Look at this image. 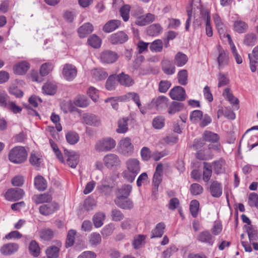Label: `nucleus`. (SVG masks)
<instances>
[{"instance_id":"obj_1","label":"nucleus","mask_w":258,"mask_h":258,"mask_svg":"<svg viewBox=\"0 0 258 258\" xmlns=\"http://www.w3.org/2000/svg\"><path fill=\"white\" fill-rule=\"evenodd\" d=\"M126 169L122 173L123 178L129 182H133L140 171V163L137 158H129L125 162Z\"/></svg>"},{"instance_id":"obj_2","label":"nucleus","mask_w":258,"mask_h":258,"mask_svg":"<svg viewBox=\"0 0 258 258\" xmlns=\"http://www.w3.org/2000/svg\"><path fill=\"white\" fill-rule=\"evenodd\" d=\"M27 153L23 147L18 146L12 149L9 154L10 161L16 164L24 162L27 158Z\"/></svg>"},{"instance_id":"obj_3","label":"nucleus","mask_w":258,"mask_h":258,"mask_svg":"<svg viewBox=\"0 0 258 258\" xmlns=\"http://www.w3.org/2000/svg\"><path fill=\"white\" fill-rule=\"evenodd\" d=\"M116 146L115 141L111 138H105L99 140L95 144V149L98 152H109Z\"/></svg>"},{"instance_id":"obj_4","label":"nucleus","mask_w":258,"mask_h":258,"mask_svg":"<svg viewBox=\"0 0 258 258\" xmlns=\"http://www.w3.org/2000/svg\"><path fill=\"white\" fill-rule=\"evenodd\" d=\"M119 153L125 156L132 155L134 152V146L131 142V140L128 137H126L120 141L117 147Z\"/></svg>"},{"instance_id":"obj_5","label":"nucleus","mask_w":258,"mask_h":258,"mask_svg":"<svg viewBox=\"0 0 258 258\" xmlns=\"http://www.w3.org/2000/svg\"><path fill=\"white\" fill-rule=\"evenodd\" d=\"M100 60L103 63H112L115 62L118 58V54L111 50H105L100 54Z\"/></svg>"},{"instance_id":"obj_6","label":"nucleus","mask_w":258,"mask_h":258,"mask_svg":"<svg viewBox=\"0 0 258 258\" xmlns=\"http://www.w3.org/2000/svg\"><path fill=\"white\" fill-rule=\"evenodd\" d=\"M24 190L19 188H12L8 190L5 194L6 199L10 201L19 200L24 195Z\"/></svg>"},{"instance_id":"obj_7","label":"nucleus","mask_w":258,"mask_h":258,"mask_svg":"<svg viewBox=\"0 0 258 258\" xmlns=\"http://www.w3.org/2000/svg\"><path fill=\"white\" fill-rule=\"evenodd\" d=\"M59 208L57 204L54 202H49L39 207V213L43 216H48L53 214Z\"/></svg>"},{"instance_id":"obj_8","label":"nucleus","mask_w":258,"mask_h":258,"mask_svg":"<svg viewBox=\"0 0 258 258\" xmlns=\"http://www.w3.org/2000/svg\"><path fill=\"white\" fill-rule=\"evenodd\" d=\"M104 165L108 168H112L119 166L121 161L118 156L114 154H108L103 158Z\"/></svg>"},{"instance_id":"obj_9","label":"nucleus","mask_w":258,"mask_h":258,"mask_svg":"<svg viewBox=\"0 0 258 258\" xmlns=\"http://www.w3.org/2000/svg\"><path fill=\"white\" fill-rule=\"evenodd\" d=\"M77 70L76 68L71 64H66L62 70V75L67 81H72L76 77Z\"/></svg>"},{"instance_id":"obj_10","label":"nucleus","mask_w":258,"mask_h":258,"mask_svg":"<svg viewBox=\"0 0 258 258\" xmlns=\"http://www.w3.org/2000/svg\"><path fill=\"white\" fill-rule=\"evenodd\" d=\"M169 96L172 99L179 101L184 100L186 98L185 90L181 86H176L173 88L170 91Z\"/></svg>"},{"instance_id":"obj_11","label":"nucleus","mask_w":258,"mask_h":258,"mask_svg":"<svg viewBox=\"0 0 258 258\" xmlns=\"http://www.w3.org/2000/svg\"><path fill=\"white\" fill-rule=\"evenodd\" d=\"M64 154L67 158V162L69 166L73 168H76L79 162V156L74 151L64 150Z\"/></svg>"},{"instance_id":"obj_12","label":"nucleus","mask_w":258,"mask_h":258,"mask_svg":"<svg viewBox=\"0 0 258 258\" xmlns=\"http://www.w3.org/2000/svg\"><path fill=\"white\" fill-rule=\"evenodd\" d=\"M82 122L88 125L98 126L101 124L99 117L92 113H85L83 115Z\"/></svg>"},{"instance_id":"obj_13","label":"nucleus","mask_w":258,"mask_h":258,"mask_svg":"<svg viewBox=\"0 0 258 258\" xmlns=\"http://www.w3.org/2000/svg\"><path fill=\"white\" fill-rule=\"evenodd\" d=\"M128 40V36L123 31H119L112 34L109 37V40L112 44H122Z\"/></svg>"},{"instance_id":"obj_14","label":"nucleus","mask_w":258,"mask_h":258,"mask_svg":"<svg viewBox=\"0 0 258 258\" xmlns=\"http://www.w3.org/2000/svg\"><path fill=\"white\" fill-rule=\"evenodd\" d=\"M218 50L219 51V55L217 57V61L219 69L221 70L225 66L228 64L229 56L228 52L224 50L220 45L218 46Z\"/></svg>"},{"instance_id":"obj_15","label":"nucleus","mask_w":258,"mask_h":258,"mask_svg":"<svg viewBox=\"0 0 258 258\" xmlns=\"http://www.w3.org/2000/svg\"><path fill=\"white\" fill-rule=\"evenodd\" d=\"M116 80L122 86L130 87L133 86L135 82L132 78L127 74L121 72L118 75H116Z\"/></svg>"},{"instance_id":"obj_16","label":"nucleus","mask_w":258,"mask_h":258,"mask_svg":"<svg viewBox=\"0 0 258 258\" xmlns=\"http://www.w3.org/2000/svg\"><path fill=\"white\" fill-rule=\"evenodd\" d=\"M114 203L120 209L124 210H131L134 208L133 201L128 198H115Z\"/></svg>"},{"instance_id":"obj_17","label":"nucleus","mask_w":258,"mask_h":258,"mask_svg":"<svg viewBox=\"0 0 258 258\" xmlns=\"http://www.w3.org/2000/svg\"><path fill=\"white\" fill-rule=\"evenodd\" d=\"M113 186L110 185L106 178L101 181V184L97 186L98 190L102 196H109L112 192Z\"/></svg>"},{"instance_id":"obj_18","label":"nucleus","mask_w":258,"mask_h":258,"mask_svg":"<svg viewBox=\"0 0 258 258\" xmlns=\"http://www.w3.org/2000/svg\"><path fill=\"white\" fill-rule=\"evenodd\" d=\"M197 239L198 241L207 244L209 245H213L215 238L208 230H205L199 233Z\"/></svg>"},{"instance_id":"obj_19","label":"nucleus","mask_w":258,"mask_h":258,"mask_svg":"<svg viewBox=\"0 0 258 258\" xmlns=\"http://www.w3.org/2000/svg\"><path fill=\"white\" fill-rule=\"evenodd\" d=\"M209 189L211 196L214 198H219L222 194V184L217 181H212Z\"/></svg>"},{"instance_id":"obj_20","label":"nucleus","mask_w":258,"mask_h":258,"mask_svg":"<svg viewBox=\"0 0 258 258\" xmlns=\"http://www.w3.org/2000/svg\"><path fill=\"white\" fill-rule=\"evenodd\" d=\"M171 60L165 59L161 61L162 70L167 75H171L175 73V67Z\"/></svg>"},{"instance_id":"obj_21","label":"nucleus","mask_w":258,"mask_h":258,"mask_svg":"<svg viewBox=\"0 0 258 258\" xmlns=\"http://www.w3.org/2000/svg\"><path fill=\"white\" fill-rule=\"evenodd\" d=\"M19 248V245L15 243H9L4 244L1 248V252L4 255H10L16 252Z\"/></svg>"},{"instance_id":"obj_22","label":"nucleus","mask_w":258,"mask_h":258,"mask_svg":"<svg viewBox=\"0 0 258 258\" xmlns=\"http://www.w3.org/2000/svg\"><path fill=\"white\" fill-rule=\"evenodd\" d=\"M201 14L202 18L206 21V34L208 37H211L213 35V30L210 23V13L207 11H201Z\"/></svg>"},{"instance_id":"obj_23","label":"nucleus","mask_w":258,"mask_h":258,"mask_svg":"<svg viewBox=\"0 0 258 258\" xmlns=\"http://www.w3.org/2000/svg\"><path fill=\"white\" fill-rule=\"evenodd\" d=\"M30 68L28 62L26 61H23L16 64L13 68L15 74L19 75H23L26 73Z\"/></svg>"},{"instance_id":"obj_24","label":"nucleus","mask_w":258,"mask_h":258,"mask_svg":"<svg viewBox=\"0 0 258 258\" xmlns=\"http://www.w3.org/2000/svg\"><path fill=\"white\" fill-rule=\"evenodd\" d=\"M132 190V187L129 184H124L118 188L116 192V198H128Z\"/></svg>"},{"instance_id":"obj_25","label":"nucleus","mask_w":258,"mask_h":258,"mask_svg":"<svg viewBox=\"0 0 258 258\" xmlns=\"http://www.w3.org/2000/svg\"><path fill=\"white\" fill-rule=\"evenodd\" d=\"M94 28L93 25L90 23H86L81 26L78 30V32L80 37L85 38L88 35L93 32Z\"/></svg>"},{"instance_id":"obj_26","label":"nucleus","mask_w":258,"mask_h":258,"mask_svg":"<svg viewBox=\"0 0 258 258\" xmlns=\"http://www.w3.org/2000/svg\"><path fill=\"white\" fill-rule=\"evenodd\" d=\"M120 25V21L117 20H111L103 26V31L105 33H110L117 29Z\"/></svg>"},{"instance_id":"obj_27","label":"nucleus","mask_w":258,"mask_h":258,"mask_svg":"<svg viewBox=\"0 0 258 258\" xmlns=\"http://www.w3.org/2000/svg\"><path fill=\"white\" fill-rule=\"evenodd\" d=\"M165 225L163 222L158 223L152 230L151 238L161 237L164 233Z\"/></svg>"},{"instance_id":"obj_28","label":"nucleus","mask_w":258,"mask_h":258,"mask_svg":"<svg viewBox=\"0 0 258 258\" xmlns=\"http://www.w3.org/2000/svg\"><path fill=\"white\" fill-rule=\"evenodd\" d=\"M32 200L36 204H42L44 203H49L51 202L52 197L51 195L48 194H43L40 195H35Z\"/></svg>"},{"instance_id":"obj_29","label":"nucleus","mask_w":258,"mask_h":258,"mask_svg":"<svg viewBox=\"0 0 258 258\" xmlns=\"http://www.w3.org/2000/svg\"><path fill=\"white\" fill-rule=\"evenodd\" d=\"M188 60V57L185 54L181 52H177L174 59V63L177 67H181L185 65Z\"/></svg>"},{"instance_id":"obj_30","label":"nucleus","mask_w":258,"mask_h":258,"mask_svg":"<svg viewBox=\"0 0 258 258\" xmlns=\"http://www.w3.org/2000/svg\"><path fill=\"white\" fill-rule=\"evenodd\" d=\"M34 185L40 191H44L47 188V182L41 175H37L34 179Z\"/></svg>"},{"instance_id":"obj_31","label":"nucleus","mask_w":258,"mask_h":258,"mask_svg":"<svg viewBox=\"0 0 258 258\" xmlns=\"http://www.w3.org/2000/svg\"><path fill=\"white\" fill-rule=\"evenodd\" d=\"M4 109H7L14 114L19 113L22 110V107L17 105L15 101H11L10 98Z\"/></svg>"},{"instance_id":"obj_32","label":"nucleus","mask_w":258,"mask_h":258,"mask_svg":"<svg viewBox=\"0 0 258 258\" xmlns=\"http://www.w3.org/2000/svg\"><path fill=\"white\" fill-rule=\"evenodd\" d=\"M212 165L213 170L217 174L222 173L225 171V161L222 159L213 162Z\"/></svg>"},{"instance_id":"obj_33","label":"nucleus","mask_w":258,"mask_h":258,"mask_svg":"<svg viewBox=\"0 0 258 258\" xmlns=\"http://www.w3.org/2000/svg\"><path fill=\"white\" fill-rule=\"evenodd\" d=\"M127 117H123L118 121V128L116 129V132L119 134H123L128 131Z\"/></svg>"},{"instance_id":"obj_34","label":"nucleus","mask_w":258,"mask_h":258,"mask_svg":"<svg viewBox=\"0 0 258 258\" xmlns=\"http://www.w3.org/2000/svg\"><path fill=\"white\" fill-rule=\"evenodd\" d=\"M203 179L207 182H208L212 176V165L208 162H204Z\"/></svg>"},{"instance_id":"obj_35","label":"nucleus","mask_w":258,"mask_h":258,"mask_svg":"<svg viewBox=\"0 0 258 258\" xmlns=\"http://www.w3.org/2000/svg\"><path fill=\"white\" fill-rule=\"evenodd\" d=\"M234 30L239 33H243L245 32L248 28V25L244 21L237 20L234 22L233 24Z\"/></svg>"},{"instance_id":"obj_36","label":"nucleus","mask_w":258,"mask_h":258,"mask_svg":"<svg viewBox=\"0 0 258 258\" xmlns=\"http://www.w3.org/2000/svg\"><path fill=\"white\" fill-rule=\"evenodd\" d=\"M56 90L57 86L50 82L45 83L42 87L43 93L47 95H53L56 93Z\"/></svg>"},{"instance_id":"obj_37","label":"nucleus","mask_w":258,"mask_h":258,"mask_svg":"<svg viewBox=\"0 0 258 258\" xmlns=\"http://www.w3.org/2000/svg\"><path fill=\"white\" fill-rule=\"evenodd\" d=\"M184 107L183 103L173 101L169 107L168 112L169 114H173L183 110Z\"/></svg>"},{"instance_id":"obj_38","label":"nucleus","mask_w":258,"mask_h":258,"mask_svg":"<svg viewBox=\"0 0 258 258\" xmlns=\"http://www.w3.org/2000/svg\"><path fill=\"white\" fill-rule=\"evenodd\" d=\"M105 218V214L103 212H98L94 215L93 221L95 227L98 228L103 224V221Z\"/></svg>"},{"instance_id":"obj_39","label":"nucleus","mask_w":258,"mask_h":258,"mask_svg":"<svg viewBox=\"0 0 258 258\" xmlns=\"http://www.w3.org/2000/svg\"><path fill=\"white\" fill-rule=\"evenodd\" d=\"M162 30V28L159 24H153L148 27L147 33L151 36H157L159 34Z\"/></svg>"},{"instance_id":"obj_40","label":"nucleus","mask_w":258,"mask_h":258,"mask_svg":"<svg viewBox=\"0 0 258 258\" xmlns=\"http://www.w3.org/2000/svg\"><path fill=\"white\" fill-rule=\"evenodd\" d=\"M29 250L33 256L35 257L39 256L40 253V248L36 241L32 240L31 241L29 246Z\"/></svg>"},{"instance_id":"obj_41","label":"nucleus","mask_w":258,"mask_h":258,"mask_svg":"<svg viewBox=\"0 0 258 258\" xmlns=\"http://www.w3.org/2000/svg\"><path fill=\"white\" fill-rule=\"evenodd\" d=\"M203 138L205 141L211 143L217 142L219 140V137L217 134L210 131L205 132Z\"/></svg>"},{"instance_id":"obj_42","label":"nucleus","mask_w":258,"mask_h":258,"mask_svg":"<svg viewBox=\"0 0 258 258\" xmlns=\"http://www.w3.org/2000/svg\"><path fill=\"white\" fill-rule=\"evenodd\" d=\"M163 49V42L161 39H156L150 45V49L152 52H160Z\"/></svg>"},{"instance_id":"obj_43","label":"nucleus","mask_w":258,"mask_h":258,"mask_svg":"<svg viewBox=\"0 0 258 258\" xmlns=\"http://www.w3.org/2000/svg\"><path fill=\"white\" fill-rule=\"evenodd\" d=\"M88 43L89 45L94 48L100 47L101 43V40L100 38L95 34H93L88 39Z\"/></svg>"},{"instance_id":"obj_44","label":"nucleus","mask_w":258,"mask_h":258,"mask_svg":"<svg viewBox=\"0 0 258 258\" xmlns=\"http://www.w3.org/2000/svg\"><path fill=\"white\" fill-rule=\"evenodd\" d=\"M93 77L97 81H101L105 79L108 74L106 72L98 69H94L92 72Z\"/></svg>"},{"instance_id":"obj_45","label":"nucleus","mask_w":258,"mask_h":258,"mask_svg":"<svg viewBox=\"0 0 258 258\" xmlns=\"http://www.w3.org/2000/svg\"><path fill=\"white\" fill-rule=\"evenodd\" d=\"M257 38L255 34L249 33L245 35L243 43L247 46H253L256 42Z\"/></svg>"},{"instance_id":"obj_46","label":"nucleus","mask_w":258,"mask_h":258,"mask_svg":"<svg viewBox=\"0 0 258 258\" xmlns=\"http://www.w3.org/2000/svg\"><path fill=\"white\" fill-rule=\"evenodd\" d=\"M74 104L80 107H86L89 104V101L87 98L84 96H79L75 100Z\"/></svg>"},{"instance_id":"obj_47","label":"nucleus","mask_w":258,"mask_h":258,"mask_svg":"<svg viewBox=\"0 0 258 258\" xmlns=\"http://www.w3.org/2000/svg\"><path fill=\"white\" fill-rule=\"evenodd\" d=\"M67 142L71 145L76 144L79 140V136L77 133L74 132L68 133L66 135Z\"/></svg>"},{"instance_id":"obj_48","label":"nucleus","mask_w":258,"mask_h":258,"mask_svg":"<svg viewBox=\"0 0 258 258\" xmlns=\"http://www.w3.org/2000/svg\"><path fill=\"white\" fill-rule=\"evenodd\" d=\"M110 216L111 220L115 222L120 221L124 218L123 214L117 209H113L111 210Z\"/></svg>"},{"instance_id":"obj_49","label":"nucleus","mask_w":258,"mask_h":258,"mask_svg":"<svg viewBox=\"0 0 258 258\" xmlns=\"http://www.w3.org/2000/svg\"><path fill=\"white\" fill-rule=\"evenodd\" d=\"M200 204L198 201L194 200L191 201L190 204V212L192 216L196 218L198 216Z\"/></svg>"},{"instance_id":"obj_50","label":"nucleus","mask_w":258,"mask_h":258,"mask_svg":"<svg viewBox=\"0 0 258 258\" xmlns=\"http://www.w3.org/2000/svg\"><path fill=\"white\" fill-rule=\"evenodd\" d=\"M54 232L50 229H44L40 231V237L45 240H49L53 237Z\"/></svg>"},{"instance_id":"obj_51","label":"nucleus","mask_w":258,"mask_h":258,"mask_svg":"<svg viewBox=\"0 0 258 258\" xmlns=\"http://www.w3.org/2000/svg\"><path fill=\"white\" fill-rule=\"evenodd\" d=\"M127 96L128 98L133 100L137 104L142 113H145L141 108L142 105L141 103L139 95L138 93L135 92H130L127 94Z\"/></svg>"},{"instance_id":"obj_52","label":"nucleus","mask_w":258,"mask_h":258,"mask_svg":"<svg viewBox=\"0 0 258 258\" xmlns=\"http://www.w3.org/2000/svg\"><path fill=\"white\" fill-rule=\"evenodd\" d=\"M115 80H116V75L110 76L106 82V88L109 91L115 89L116 87Z\"/></svg>"},{"instance_id":"obj_53","label":"nucleus","mask_w":258,"mask_h":258,"mask_svg":"<svg viewBox=\"0 0 258 258\" xmlns=\"http://www.w3.org/2000/svg\"><path fill=\"white\" fill-rule=\"evenodd\" d=\"M59 249L55 246H50L46 250L47 256L50 258H57L58 256Z\"/></svg>"},{"instance_id":"obj_54","label":"nucleus","mask_w":258,"mask_h":258,"mask_svg":"<svg viewBox=\"0 0 258 258\" xmlns=\"http://www.w3.org/2000/svg\"><path fill=\"white\" fill-rule=\"evenodd\" d=\"M250 242L258 240L257 230L252 226H248L246 228Z\"/></svg>"},{"instance_id":"obj_55","label":"nucleus","mask_w":258,"mask_h":258,"mask_svg":"<svg viewBox=\"0 0 258 258\" xmlns=\"http://www.w3.org/2000/svg\"><path fill=\"white\" fill-rule=\"evenodd\" d=\"M190 193L195 196L199 195L203 193V187L199 183H192L190 186Z\"/></svg>"},{"instance_id":"obj_56","label":"nucleus","mask_w":258,"mask_h":258,"mask_svg":"<svg viewBox=\"0 0 258 258\" xmlns=\"http://www.w3.org/2000/svg\"><path fill=\"white\" fill-rule=\"evenodd\" d=\"M76 234V231L74 230H70L68 231L66 242V247H71L74 244Z\"/></svg>"},{"instance_id":"obj_57","label":"nucleus","mask_w":258,"mask_h":258,"mask_svg":"<svg viewBox=\"0 0 258 258\" xmlns=\"http://www.w3.org/2000/svg\"><path fill=\"white\" fill-rule=\"evenodd\" d=\"M223 95L226 96L228 100L233 104H238L239 100L237 98H235L233 95L230 92V89L227 88L223 92Z\"/></svg>"},{"instance_id":"obj_58","label":"nucleus","mask_w":258,"mask_h":258,"mask_svg":"<svg viewBox=\"0 0 258 258\" xmlns=\"http://www.w3.org/2000/svg\"><path fill=\"white\" fill-rule=\"evenodd\" d=\"M217 79L218 80V87L219 88L227 85L229 82L227 75L221 73L218 74Z\"/></svg>"},{"instance_id":"obj_59","label":"nucleus","mask_w":258,"mask_h":258,"mask_svg":"<svg viewBox=\"0 0 258 258\" xmlns=\"http://www.w3.org/2000/svg\"><path fill=\"white\" fill-rule=\"evenodd\" d=\"M168 99L164 96L158 97L155 101L156 106L158 108L166 107L167 105Z\"/></svg>"},{"instance_id":"obj_60","label":"nucleus","mask_w":258,"mask_h":258,"mask_svg":"<svg viewBox=\"0 0 258 258\" xmlns=\"http://www.w3.org/2000/svg\"><path fill=\"white\" fill-rule=\"evenodd\" d=\"M203 116V112L200 110L192 111L190 114V120L191 122L196 123L201 120Z\"/></svg>"},{"instance_id":"obj_61","label":"nucleus","mask_w":258,"mask_h":258,"mask_svg":"<svg viewBox=\"0 0 258 258\" xmlns=\"http://www.w3.org/2000/svg\"><path fill=\"white\" fill-rule=\"evenodd\" d=\"M178 82L182 85H185L187 83V72L186 70L180 71L178 73Z\"/></svg>"},{"instance_id":"obj_62","label":"nucleus","mask_w":258,"mask_h":258,"mask_svg":"<svg viewBox=\"0 0 258 258\" xmlns=\"http://www.w3.org/2000/svg\"><path fill=\"white\" fill-rule=\"evenodd\" d=\"M101 241V236L99 233L94 232L91 234L89 242L92 245H96Z\"/></svg>"},{"instance_id":"obj_63","label":"nucleus","mask_w":258,"mask_h":258,"mask_svg":"<svg viewBox=\"0 0 258 258\" xmlns=\"http://www.w3.org/2000/svg\"><path fill=\"white\" fill-rule=\"evenodd\" d=\"M53 68L51 63L47 62L43 64L40 69V73L42 76L47 75Z\"/></svg>"},{"instance_id":"obj_64","label":"nucleus","mask_w":258,"mask_h":258,"mask_svg":"<svg viewBox=\"0 0 258 258\" xmlns=\"http://www.w3.org/2000/svg\"><path fill=\"white\" fill-rule=\"evenodd\" d=\"M248 205L252 207H255L258 208V195L256 193H251L248 197Z\"/></svg>"}]
</instances>
